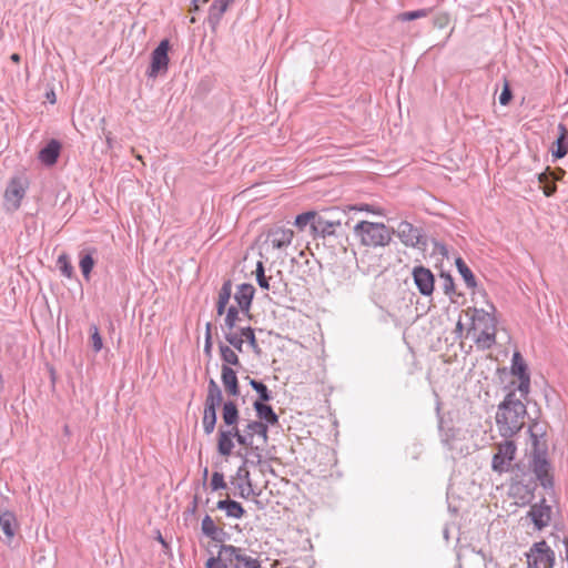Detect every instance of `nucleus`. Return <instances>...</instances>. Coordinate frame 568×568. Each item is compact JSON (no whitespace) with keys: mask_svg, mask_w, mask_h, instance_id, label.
I'll use <instances>...</instances> for the list:
<instances>
[{"mask_svg":"<svg viewBox=\"0 0 568 568\" xmlns=\"http://www.w3.org/2000/svg\"><path fill=\"white\" fill-rule=\"evenodd\" d=\"M341 225V221H331L325 215L316 214L312 223V233L314 236L325 237L327 235H333L335 232V227Z\"/></svg>","mask_w":568,"mask_h":568,"instance_id":"obj_17","label":"nucleus"},{"mask_svg":"<svg viewBox=\"0 0 568 568\" xmlns=\"http://www.w3.org/2000/svg\"><path fill=\"white\" fill-rule=\"evenodd\" d=\"M211 331H212V324L209 322L205 325V336L212 335Z\"/></svg>","mask_w":568,"mask_h":568,"instance_id":"obj_61","label":"nucleus"},{"mask_svg":"<svg viewBox=\"0 0 568 568\" xmlns=\"http://www.w3.org/2000/svg\"><path fill=\"white\" fill-rule=\"evenodd\" d=\"M18 521L12 511L6 510L0 514V539L10 545L18 529Z\"/></svg>","mask_w":568,"mask_h":568,"instance_id":"obj_12","label":"nucleus"},{"mask_svg":"<svg viewBox=\"0 0 568 568\" xmlns=\"http://www.w3.org/2000/svg\"><path fill=\"white\" fill-rule=\"evenodd\" d=\"M169 49L170 42L163 39L151 53V63L146 71L149 78L155 79L161 73H166L169 68Z\"/></svg>","mask_w":568,"mask_h":568,"instance_id":"obj_8","label":"nucleus"},{"mask_svg":"<svg viewBox=\"0 0 568 568\" xmlns=\"http://www.w3.org/2000/svg\"><path fill=\"white\" fill-rule=\"evenodd\" d=\"M511 373L518 377L529 375L527 365L519 352H515L511 358Z\"/></svg>","mask_w":568,"mask_h":568,"instance_id":"obj_31","label":"nucleus"},{"mask_svg":"<svg viewBox=\"0 0 568 568\" xmlns=\"http://www.w3.org/2000/svg\"><path fill=\"white\" fill-rule=\"evenodd\" d=\"M396 234L402 241V243L405 244L406 246H426V240L422 234V230L415 227L412 223L407 221H403L398 224Z\"/></svg>","mask_w":568,"mask_h":568,"instance_id":"obj_10","label":"nucleus"},{"mask_svg":"<svg viewBox=\"0 0 568 568\" xmlns=\"http://www.w3.org/2000/svg\"><path fill=\"white\" fill-rule=\"evenodd\" d=\"M97 253L95 248H87L80 252V261L79 266L83 277L89 281L91 276V272L95 265L94 254Z\"/></svg>","mask_w":568,"mask_h":568,"instance_id":"obj_23","label":"nucleus"},{"mask_svg":"<svg viewBox=\"0 0 568 568\" xmlns=\"http://www.w3.org/2000/svg\"><path fill=\"white\" fill-rule=\"evenodd\" d=\"M412 275L418 292L424 296H430L435 286V276L432 271L419 265L413 268Z\"/></svg>","mask_w":568,"mask_h":568,"instance_id":"obj_11","label":"nucleus"},{"mask_svg":"<svg viewBox=\"0 0 568 568\" xmlns=\"http://www.w3.org/2000/svg\"><path fill=\"white\" fill-rule=\"evenodd\" d=\"M226 305L227 304H224L222 302H217L216 303V312H217L219 315H223L225 313Z\"/></svg>","mask_w":568,"mask_h":568,"instance_id":"obj_58","label":"nucleus"},{"mask_svg":"<svg viewBox=\"0 0 568 568\" xmlns=\"http://www.w3.org/2000/svg\"><path fill=\"white\" fill-rule=\"evenodd\" d=\"M232 295V283L230 280L225 281L219 292L217 302L227 304Z\"/></svg>","mask_w":568,"mask_h":568,"instance_id":"obj_44","label":"nucleus"},{"mask_svg":"<svg viewBox=\"0 0 568 568\" xmlns=\"http://www.w3.org/2000/svg\"><path fill=\"white\" fill-rule=\"evenodd\" d=\"M254 293L255 288L252 284L243 283L237 286L234 300L237 303V308H240L244 314H248L250 312Z\"/></svg>","mask_w":568,"mask_h":568,"instance_id":"obj_16","label":"nucleus"},{"mask_svg":"<svg viewBox=\"0 0 568 568\" xmlns=\"http://www.w3.org/2000/svg\"><path fill=\"white\" fill-rule=\"evenodd\" d=\"M526 556L529 568H552L555 562V552L545 540L535 542Z\"/></svg>","mask_w":568,"mask_h":568,"instance_id":"obj_7","label":"nucleus"},{"mask_svg":"<svg viewBox=\"0 0 568 568\" xmlns=\"http://www.w3.org/2000/svg\"><path fill=\"white\" fill-rule=\"evenodd\" d=\"M234 0H214L213 3L210 7L207 22L212 30H215L219 26L223 14L232 4Z\"/></svg>","mask_w":568,"mask_h":568,"instance_id":"obj_18","label":"nucleus"},{"mask_svg":"<svg viewBox=\"0 0 568 568\" xmlns=\"http://www.w3.org/2000/svg\"><path fill=\"white\" fill-rule=\"evenodd\" d=\"M229 539H230V534L220 527L217 528L216 532L211 537V540L219 542L221 545H226L225 541Z\"/></svg>","mask_w":568,"mask_h":568,"instance_id":"obj_48","label":"nucleus"},{"mask_svg":"<svg viewBox=\"0 0 568 568\" xmlns=\"http://www.w3.org/2000/svg\"><path fill=\"white\" fill-rule=\"evenodd\" d=\"M316 214L317 213L314 211H308V212L298 214L294 222L295 226L298 227L300 230H303L307 224H310L312 226V223H313L314 219L316 217Z\"/></svg>","mask_w":568,"mask_h":568,"instance_id":"obj_39","label":"nucleus"},{"mask_svg":"<svg viewBox=\"0 0 568 568\" xmlns=\"http://www.w3.org/2000/svg\"><path fill=\"white\" fill-rule=\"evenodd\" d=\"M241 332H242L243 339L248 343V345L251 346L253 352L256 354H260L261 348L257 344L254 329L252 327L247 326V327H241Z\"/></svg>","mask_w":568,"mask_h":568,"instance_id":"obj_34","label":"nucleus"},{"mask_svg":"<svg viewBox=\"0 0 568 568\" xmlns=\"http://www.w3.org/2000/svg\"><path fill=\"white\" fill-rule=\"evenodd\" d=\"M221 378L229 395L237 396L240 394L237 376L233 368L227 365H222Z\"/></svg>","mask_w":568,"mask_h":568,"instance_id":"obj_21","label":"nucleus"},{"mask_svg":"<svg viewBox=\"0 0 568 568\" xmlns=\"http://www.w3.org/2000/svg\"><path fill=\"white\" fill-rule=\"evenodd\" d=\"M538 427L537 423H534L529 427L530 437L532 440V452L529 459V468L534 473L536 480L545 489H552L554 476L551 474V464L547 458V448L541 446L538 439V433L535 429Z\"/></svg>","mask_w":568,"mask_h":568,"instance_id":"obj_3","label":"nucleus"},{"mask_svg":"<svg viewBox=\"0 0 568 568\" xmlns=\"http://www.w3.org/2000/svg\"><path fill=\"white\" fill-rule=\"evenodd\" d=\"M234 448L233 436L230 429H219L217 452L222 456H230Z\"/></svg>","mask_w":568,"mask_h":568,"instance_id":"obj_24","label":"nucleus"},{"mask_svg":"<svg viewBox=\"0 0 568 568\" xmlns=\"http://www.w3.org/2000/svg\"><path fill=\"white\" fill-rule=\"evenodd\" d=\"M463 332H464V325H463L462 321L459 320L456 324L455 333L457 336L460 337L463 335Z\"/></svg>","mask_w":568,"mask_h":568,"instance_id":"obj_59","label":"nucleus"},{"mask_svg":"<svg viewBox=\"0 0 568 568\" xmlns=\"http://www.w3.org/2000/svg\"><path fill=\"white\" fill-rule=\"evenodd\" d=\"M256 282L263 290H270V277L265 276V270L263 262L258 261L255 268Z\"/></svg>","mask_w":568,"mask_h":568,"instance_id":"obj_37","label":"nucleus"},{"mask_svg":"<svg viewBox=\"0 0 568 568\" xmlns=\"http://www.w3.org/2000/svg\"><path fill=\"white\" fill-rule=\"evenodd\" d=\"M526 414V405L515 390L509 392L498 405L495 416L499 435L507 439L519 433L525 425Z\"/></svg>","mask_w":568,"mask_h":568,"instance_id":"obj_1","label":"nucleus"},{"mask_svg":"<svg viewBox=\"0 0 568 568\" xmlns=\"http://www.w3.org/2000/svg\"><path fill=\"white\" fill-rule=\"evenodd\" d=\"M212 351V335L205 336L204 353L210 355Z\"/></svg>","mask_w":568,"mask_h":568,"instance_id":"obj_55","label":"nucleus"},{"mask_svg":"<svg viewBox=\"0 0 568 568\" xmlns=\"http://www.w3.org/2000/svg\"><path fill=\"white\" fill-rule=\"evenodd\" d=\"M222 418L226 426L229 427H237V423L240 419V413L237 406L234 402L229 400L223 404L222 408Z\"/></svg>","mask_w":568,"mask_h":568,"instance_id":"obj_26","label":"nucleus"},{"mask_svg":"<svg viewBox=\"0 0 568 568\" xmlns=\"http://www.w3.org/2000/svg\"><path fill=\"white\" fill-rule=\"evenodd\" d=\"M294 237V232L291 229L274 227L267 233V240L274 248L281 250L287 247Z\"/></svg>","mask_w":568,"mask_h":568,"instance_id":"obj_15","label":"nucleus"},{"mask_svg":"<svg viewBox=\"0 0 568 568\" xmlns=\"http://www.w3.org/2000/svg\"><path fill=\"white\" fill-rule=\"evenodd\" d=\"M551 170L550 168H547L546 171L538 174V181L540 184L548 183L551 180Z\"/></svg>","mask_w":568,"mask_h":568,"instance_id":"obj_52","label":"nucleus"},{"mask_svg":"<svg viewBox=\"0 0 568 568\" xmlns=\"http://www.w3.org/2000/svg\"><path fill=\"white\" fill-rule=\"evenodd\" d=\"M244 433H248L252 438L254 435H258L263 439V444H266L268 440V427L266 426V423L251 420L246 424Z\"/></svg>","mask_w":568,"mask_h":568,"instance_id":"obj_27","label":"nucleus"},{"mask_svg":"<svg viewBox=\"0 0 568 568\" xmlns=\"http://www.w3.org/2000/svg\"><path fill=\"white\" fill-rule=\"evenodd\" d=\"M436 250L443 256L448 257V250H447L446 245H444V244H436Z\"/></svg>","mask_w":568,"mask_h":568,"instance_id":"obj_57","label":"nucleus"},{"mask_svg":"<svg viewBox=\"0 0 568 568\" xmlns=\"http://www.w3.org/2000/svg\"><path fill=\"white\" fill-rule=\"evenodd\" d=\"M358 210H361V211H362V210H365V211H367V212H373V213H375V211L373 210V207H372L371 205H368V204H366V205H364V206L358 207Z\"/></svg>","mask_w":568,"mask_h":568,"instance_id":"obj_62","label":"nucleus"},{"mask_svg":"<svg viewBox=\"0 0 568 568\" xmlns=\"http://www.w3.org/2000/svg\"><path fill=\"white\" fill-rule=\"evenodd\" d=\"M217 528L219 527L215 525L212 517L209 515H205L201 523V530H202L203 535H205L206 537H209L211 539V537L216 532Z\"/></svg>","mask_w":568,"mask_h":568,"instance_id":"obj_40","label":"nucleus"},{"mask_svg":"<svg viewBox=\"0 0 568 568\" xmlns=\"http://www.w3.org/2000/svg\"><path fill=\"white\" fill-rule=\"evenodd\" d=\"M224 337H225L226 342L231 346H233L236 351H239V352L243 351L244 339L242 336L241 328L239 329V332H234V331L225 332Z\"/></svg>","mask_w":568,"mask_h":568,"instance_id":"obj_33","label":"nucleus"},{"mask_svg":"<svg viewBox=\"0 0 568 568\" xmlns=\"http://www.w3.org/2000/svg\"><path fill=\"white\" fill-rule=\"evenodd\" d=\"M516 445L513 440H508V438L498 444L497 453L493 456L491 468L494 471L504 473L509 469L510 463L515 458L516 454Z\"/></svg>","mask_w":568,"mask_h":568,"instance_id":"obj_9","label":"nucleus"},{"mask_svg":"<svg viewBox=\"0 0 568 568\" xmlns=\"http://www.w3.org/2000/svg\"><path fill=\"white\" fill-rule=\"evenodd\" d=\"M513 98V93L508 82H505L501 93L499 94V103L501 105H507Z\"/></svg>","mask_w":568,"mask_h":568,"instance_id":"obj_47","label":"nucleus"},{"mask_svg":"<svg viewBox=\"0 0 568 568\" xmlns=\"http://www.w3.org/2000/svg\"><path fill=\"white\" fill-rule=\"evenodd\" d=\"M261 562L245 554V549L233 545H220L217 556L210 557L205 568H260Z\"/></svg>","mask_w":568,"mask_h":568,"instance_id":"obj_2","label":"nucleus"},{"mask_svg":"<svg viewBox=\"0 0 568 568\" xmlns=\"http://www.w3.org/2000/svg\"><path fill=\"white\" fill-rule=\"evenodd\" d=\"M221 358L223 361V365H240V359L236 353L229 346L223 343L219 345Z\"/></svg>","mask_w":568,"mask_h":568,"instance_id":"obj_30","label":"nucleus"},{"mask_svg":"<svg viewBox=\"0 0 568 568\" xmlns=\"http://www.w3.org/2000/svg\"><path fill=\"white\" fill-rule=\"evenodd\" d=\"M430 9H419L415 11H406L398 14L397 19L400 21H413L419 18H425L429 14Z\"/></svg>","mask_w":568,"mask_h":568,"instance_id":"obj_38","label":"nucleus"},{"mask_svg":"<svg viewBox=\"0 0 568 568\" xmlns=\"http://www.w3.org/2000/svg\"><path fill=\"white\" fill-rule=\"evenodd\" d=\"M24 194L26 184L20 179H12L4 193L6 201L10 204L11 210L19 209Z\"/></svg>","mask_w":568,"mask_h":568,"instance_id":"obj_14","label":"nucleus"},{"mask_svg":"<svg viewBox=\"0 0 568 568\" xmlns=\"http://www.w3.org/2000/svg\"><path fill=\"white\" fill-rule=\"evenodd\" d=\"M237 488L240 490L239 495L242 498H248V496L254 493L251 480L245 481V484H239Z\"/></svg>","mask_w":568,"mask_h":568,"instance_id":"obj_49","label":"nucleus"},{"mask_svg":"<svg viewBox=\"0 0 568 568\" xmlns=\"http://www.w3.org/2000/svg\"><path fill=\"white\" fill-rule=\"evenodd\" d=\"M448 21H449L448 16L442 14L434 19V26L436 28L443 29L448 24Z\"/></svg>","mask_w":568,"mask_h":568,"instance_id":"obj_51","label":"nucleus"},{"mask_svg":"<svg viewBox=\"0 0 568 568\" xmlns=\"http://www.w3.org/2000/svg\"><path fill=\"white\" fill-rule=\"evenodd\" d=\"M236 476L241 479H244L245 481L251 480L250 471L244 466L239 467V469L236 471Z\"/></svg>","mask_w":568,"mask_h":568,"instance_id":"obj_53","label":"nucleus"},{"mask_svg":"<svg viewBox=\"0 0 568 568\" xmlns=\"http://www.w3.org/2000/svg\"><path fill=\"white\" fill-rule=\"evenodd\" d=\"M253 449L255 450L254 453V460H256L257 464H260L262 462V455L261 453L258 452V447H253Z\"/></svg>","mask_w":568,"mask_h":568,"instance_id":"obj_60","label":"nucleus"},{"mask_svg":"<svg viewBox=\"0 0 568 568\" xmlns=\"http://www.w3.org/2000/svg\"><path fill=\"white\" fill-rule=\"evenodd\" d=\"M61 151V143L58 140L52 139L44 148L39 152V160L51 166L57 163Z\"/></svg>","mask_w":568,"mask_h":568,"instance_id":"obj_20","label":"nucleus"},{"mask_svg":"<svg viewBox=\"0 0 568 568\" xmlns=\"http://www.w3.org/2000/svg\"><path fill=\"white\" fill-rule=\"evenodd\" d=\"M551 179L555 181H559L564 178L566 172L562 169H556L555 171H551Z\"/></svg>","mask_w":568,"mask_h":568,"instance_id":"obj_54","label":"nucleus"},{"mask_svg":"<svg viewBox=\"0 0 568 568\" xmlns=\"http://www.w3.org/2000/svg\"><path fill=\"white\" fill-rule=\"evenodd\" d=\"M455 264H456V267H457L459 274L464 278L467 287H469V288L476 287L477 283H476L475 275L473 274L471 270L467 266L465 261L462 257H457L455 260Z\"/></svg>","mask_w":568,"mask_h":568,"instance_id":"obj_28","label":"nucleus"},{"mask_svg":"<svg viewBox=\"0 0 568 568\" xmlns=\"http://www.w3.org/2000/svg\"><path fill=\"white\" fill-rule=\"evenodd\" d=\"M223 400V394L216 382L211 378L207 386V395L204 403L202 418L203 430L206 435L214 432L216 425V409Z\"/></svg>","mask_w":568,"mask_h":568,"instance_id":"obj_6","label":"nucleus"},{"mask_svg":"<svg viewBox=\"0 0 568 568\" xmlns=\"http://www.w3.org/2000/svg\"><path fill=\"white\" fill-rule=\"evenodd\" d=\"M354 234L362 245L369 247L386 246L392 241V232L383 223L359 221L354 226Z\"/></svg>","mask_w":568,"mask_h":568,"instance_id":"obj_4","label":"nucleus"},{"mask_svg":"<svg viewBox=\"0 0 568 568\" xmlns=\"http://www.w3.org/2000/svg\"><path fill=\"white\" fill-rule=\"evenodd\" d=\"M467 315H470L471 320V328H475L476 323H480L481 321H486V327L481 328V332L476 337L475 343L478 348L486 351L493 347L496 343V318L491 316L488 312L478 308H469L466 312Z\"/></svg>","mask_w":568,"mask_h":568,"instance_id":"obj_5","label":"nucleus"},{"mask_svg":"<svg viewBox=\"0 0 568 568\" xmlns=\"http://www.w3.org/2000/svg\"><path fill=\"white\" fill-rule=\"evenodd\" d=\"M253 408L256 413V416L258 418V422L266 423V426L268 427L277 425L278 424V416L274 412L271 405L267 403L262 402H254Z\"/></svg>","mask_w":568,"mask_h":568,"instance_id":"obj_19","label":"nucleus"},{"mask_svg":"<svg viewBox=\"0 0 568 568\" xmlns=\"http://www.w3.org/2000/svg\"><path fill=\"white\" fill-rule=\"evenodd\" d=\"M250 385L258 394V399L255 402L267 403L273 398L271 390L263 382L251 378Z\"/></svg>","mask_w":568,"mask_h":568,"instance_id":"obj_29","label":"nucleus"},{"mask_svg":"<svg viewBox=\"0 0 568 568\" xmlns=\"http://www.w3.org/2000/svg\"><path fill=\"white\" fill-rule=\"evenodd\" d=\"M559 135L551 148L555 160L562 159L568 153V131L564 124L558 125Z\"/></svg>","mask_w":568,"mask_h":568,"instance_id":"obj_22","label":"nucleus"},{"mask_svg":"<svg viewBox=\"0 0 568 568\" xmlns=\"http://www.w3.org/2000/svg\"><path fill=\"white\" fill-rule=\"evenodd\" d=\"M542 190H544V194L546 196H551L556 192V190H557V186L555 184V180L551 179L548 183H545L542 185Z\"/></svg>","mask_w":568,"mask_h":568,"instance_id":"obj_50","label":"nucleus"},{"mask_svg":"<svg viewBox=\"0 0 568 568\" xmlns=\"http://www.w3.org/2000/svg\"><path fill=\"white\" fill-rule=\"evenodd\" d=\"M518 378H519V385H518L517 389L520 392L523 397H526L528 395L529 388H530V376L525 375V376H520Z\"/></svg>","mask_w":568,"mask_h":568,"instance_id":"obj_46","label":"nucleus"},{"mask_svg":"<svg viewBox=\"0 0 568 568\" xmlns=\"http://www.w3.org/2000/svg\"><path fill=\"white\" fill-rule=\"evenodd\" d=\"M528 516L531 518L535 527L540 530L548 526L551 519V507L546 505V500L542 499L540 504H535L530 507Z\"/></svg>","mask_w":568,"mask_h":568,"instance_id":"obj_13","label":"nucleus"},{"mask_svg":"<svg viewBox=\"0 0 568 568\" xmlns=\"http://www.w3.org/2000/svg\"><path fill=\"white\" fill-rule=\"evenodd\" d=\"M91 332V342H92V348L95 353L100 352L103 347L102 337L100 335L99 328L97 325L92 324L90 326Z\"/></svg>","mask_w":568,"mask_h":568,"instance_id":"obj_41","label":"nucleus"},{"mask_svg":"<svg viewBox=\"0 0 568 568\" xmlns=\"http://www.w3.org/2000/svg\"><path fill=\"white\" fill-rule=\"evenodd\" d=\"M217 509L224 510L227 517L240 519L244 516L245 510L239 501L230 498L219 500L216 504Z\"/></svg>","mask_w":568,"mask_h":568,"instance_id":"obj_25","label":"nucleus"},{"mask_svg":"<svg viewBox=\"0 0 568 568\" xmlns=\"http://www.w3.org/2000/svg\"><path fill=\"white\" fill-rule=\"evenodd\" d=\"M47 98L50 100L51 103L55 102V94H54V92L48 93Z\"/></svg>","mask_w":568,"mask_h":568,"instance_id":"obj_63","label":"nucleus"},{"mask_svg":"<svg viewBox=\"0 0 568 568\" xmlns=\"http://www.w3.org/2000/svg\"><path fill=\"white\" fill-rule=\"evenodd\" d=\"M440 277L443 281L442 287H443L444 293L448 296H452L455 293L454 278L448 273H443Z\"/></svg>","mask_w":568,"mask_h":568,"instance_id":"obj_42","label":"nucleus"},{"mask_svg":"<svg viewBox=\"0 0 568 568\" xmlns=\"http://www.w3.org/2000/svg\"><path fill=\"white\" fill-rule=\"evenodd\" d=\"M442 424H443V419L439 418V429H440V438H442V443L449 449L453 448L452 446V442L453 439L455 438V432L454 429L449 428L447 430H444L443 427H442Z\"/></svg>","mask_w":568,"mask_h":568,"instance_id":"obj_43","label":"nucleus"},{"mask_svg":"<svg viewBox=\"0 0 568 568\" xmlns=\"http://www.w3.org/2000/svg\"><path fill=\"white\" fill-rule=\"evenodd\" d=\"M57 264L62 273L68 278H71L74 273V268L72 264L70 263L69 256L67 254H61L58 257Z\"/></svg>","mask_w":568,"mask_h":568,"instance_id":"obj_35","label":"nucleus"},{"mask_svg":"<svg viewBox=\"0 0 568 568\" xmlns=\"http://www.w3.org/2000/svg\"><path fill=\"white\" fill-rule=\"evenodd\" d=\"M231 432H232L233 438H235L240 445L250 447L251 449H253L252 436H250L248 433H244V430L241 432L239 429V427H232Z\"/></svg>","mask_w":568,"mask_h":568,"instance_id":"obj_36","label":"nucleus"},{"mask_svg":"<svg viewBox=\"0 0 568 568\" xmlns=\"http://www.w3.org/2000/svg\"><path fill=\"white\" fill-rule=\"evenodd\" d=\"M211 487L213 490L224 489L226 484L222 473L214 471L211 478Z\"/></svg>","mask_w":568,"mask_h":568,"instance_id":"obj_45","label":"nucleus"},{"mask_svg":"<svg viewBox=\"0 0 568 568\" xmlns=\"http://www.w3.org/2000/svg\"><path fill=\"white\" fill-rule=\"evenodd\" d=\"M209 0H192L191 12H195L200 9V3H206Z\"/></svg>","mask_w":568,"mask_h":568,"instance_id":"obj_56","label":"nucleus"},{"mask_svg":"<svg viewBox=\"0 0 568 568\" xmlns=\"http://www.w3.org/2000/svg\"><path fill=\"white\" fill-rule=\"evenodd\" d=\"M11 60L14 61V62H19L20 61V55L18 53H13L11 55Z\"/></svg>","mask_w":568,"mask_h":568,"instance_id":"obj_64","label":"nucleus"},{"mask_svg":"<svg viewBox=\"0 0 568 568\" xmlns=\"http://www.w3.org/2000/svg\"><path fill=\"white\" fill-rule=\"evenodd\" d=\"M240 308L235 306H230L226 311V316L224 320V325L227 328V332L233 331L236 327V323L240 321Z\"/></svg>","mask_w":568,"mask_h":568,"instance_id":"obj_32","label":"nucleus"}]
</instances>
